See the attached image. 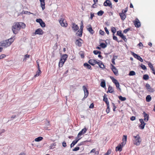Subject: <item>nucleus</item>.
Masks as SVG:
<instances>
[{
    "mask_svg": "<svg viewBox=\"0 0 155 155\" xmlns=\"http://www.w3.org/2000/svg\"><path fill=\"white\" fill-rule=\"evenodd\" d=\"M111 65L112 66V68H111L112 71H113V72L114 73V74L115 75H117L118 73V71L117 70V69L112 64H111Z\"/></svg>",
    "mask_w": 155,
    "mask_h": 155,
    "instance_id": "19",
    "label": "nucleus"
},
{
    "mask_svg": "<svg viewBox=\"0 0 155 155\" xmlns=\"http://www.w3.org/2000/svg\"><path fill=\"white\" fill-rule=\"evenodd\" d=\"M94 107V104L92 103L91 104L90 106H89V108H93Z\"/></svg>",
    "mask_w": 155,
    "mask_h": 155,
    "instance_id": "62",
    "label": "nucleus"
},
{
    "mask_svg": "<svg viewBox=\"0 0 155 155\" xmlns=\"http://www.w3.org/2000/svg\"><path fill=\"white\" fill-rule=\"evenodd\" d=\"M99 66V67L102 69H104V66L102 62L101 61H100L99 62V64H97Z\"/></svg>",
    "mask_w": 155,
    "mask_h": 155,
    "instance_id": "28",
    "label": "nucleus"
},
{
    "mask_svg": "<svg viewBox=\"0 0 155 155\" xmlns=\"http://www.w3.org/2000/svg\"><path fill=\"white\" fill-rule=\"evenodd\" d=\"M146 88L148 91L150 92H153L154 91L153 88H152L150 85L148 84H147L146 85Z\"/></svg>",
    "mask_w": 155,
    "mask_h": 155,
    "instance_id": "9",
    "label": "nucleus"
},
{
    "mask_svg": "<svg viewBox=\"0 0 155 155\" xmlns=\"http://www.w3.org/2000/svg\"><path fill=\"white\" fill-rule=\"evenodd\" d=\"M72 28L73 30L74 31H76L79 29V27L77 25H76L74 23H71Z\"/></svg>",
    "mask_w": 155,
    "mask_h": 155,
    "instance_id": "16",
    "label": "nucleus"
},
{
    "mask_svg": "<svg viewBox=\"0 0 155 155\" xmlns=\"http://www.w3.org/2000/svg\"><path fill=\"white\" fill-rule=\"evenodd\" d=\"M79 149L80 148L79 147H76L73 149V151H76L79 150Z\"/></svg>",
    "mask_w": 155,
    "mask_h": 155,
    "instance_id": "57",
    "label": "nucleus"
},
{
    "mask_svg": "<svg viewBox=\"0 0 155 155\" xmlns=\"http://www.w3.org/2000/svg\"><path fill=\"white\" fill-rule=\"evenodd\" d=\"M143 115L144 117L143 119L146 122H147L149 120V115L146 113L144 111L143 112Z\"/></svg>",
    "mask_w": 155,
    "mask_h": 155,
    "instance_id": "14",
    "label": "nucleus"
},
{
    "mask_svg": "<svg viewBox=\"0 0 155 155\" xmlns=\"http://www.w3.org/2000/svg\"><path fill=\"white\" fill-rule=\"evenodd\" d=\"M123 34L122 33V32L121 31H117V35L120 36V37Z\"/></svg>",
    "mask_w": 155,
    "mask_h": 155,
    "instance_id": "46",
    "label": "nucleus"
},
{
    "mask_svg": "<svg viewBox=\"0 0 155 155\" xmlns=\"http://www.w3.org/2000/svg\"><path fill=\"white\" fill-rule=\"evenodd\" d=\"M148 65L149 66L150 68L151 69L153 68V66L152 65V64L150 62H149L148 64Z\"/></svg>",
    "mask_w": 155,
    "mask_h": 155,
    "instance_id": "55",
    "label": "nucleus"
},
{
    "mask_svg": "<svg viewBox=\"0 0 155 155\" xmlns=\"http://www.w3.org/2000/svg\"><path fill=\"white\" fill-rule=\"evenodd\" d=\"M62 146L63 147H65L67 146V144L65 141H64L62 143Z\"/></svg>",
    "mask_w": 155,
    "mask_h": 155,
    "instance_id": "60",
    "label": "nucleus"
},
{
    "mask_svg": "<svg viewBox=\"0 0 155 155\" xmlns=\"http://www.w3.org/2000/svg\"><path fill=\"white\" fill-rule=\"evenodd\" d=\"M112 105H113V110L114 111H115L116 110V108H117V107L115 105V104H114V103H112Z\"/></svg>",
    "mask_w": 155,
    "mask_h": 155,
    "instance_id": "48",
    "label": "nucleus"
},
{
    "mask_svg": "<svg viewBox=\"0 0 155 155\" xmlns=\"http://www.w3.org/2000/svg\"><path fill=\"white\" fill-rule=\"evenodd\" d=\"M22 14H27L28 13L29 14H32L31 13V12L28 11H23L22 12Z\"/></svg>",
    "mask_w": 155,
    "mask_h": 155,
    "instance_id": "49",
    "label": "nucleus"
},
{
    "mask_svg": "<svg viewBox=\"0 0 155 155\" xmlns=\"http://www.w3.org/2000/svg\"><path fill=\"white\" fill-rule=\"evenodd\" d=\"M101 86L103 87H105L106 86L105 82L104 81H101Z\"/></svg>",
    "mask_w": 155,
    "mask_h": 155,
    "instance_id": "38",
    "label": "nucleus"
},
{
    "mask_svg": "<svg viewBox=\"0 0 155 155\" xmlns=\"http://www.w3.org/2000/svg\"><path fill=\"white\" fill-rule=\"evenodd\" d=\"M44 31L41 28H38L36 29L35 32V34L42 35L44 34Z\"/></svg>",
    "mask_w": 155,
    "mask_h": 155,
    "instance_id": "18",
    "label": "nucleus"
},
{
    "mask_svg": "<svg viewBox=\"0 0 155 155\" xmlns=\"http://www.w3.org/2000/svg\"><path fill=\"white\" fill-rule=\"evenodd\" d=\"M139 121L140 123L141 124L139 125V128L141 129H144L145 126L146 125V123H145L142 119H139Z\"/></svg>",
    "mask_w": 155,
    "mask_h": 155,
    "instance_id": "10",
    "label": "nucleus"
},
{
    "mask_svg": "<svg viewBox=\"0 0 155 155\" xmlns=\"http://www.w3.org/2000/svg\"><path fill=\"white\" fill-rule=\"evenodd\" d=\"M14 39L12 38L0 42V47L6 48L10 46L14 41Z\"/></svg>",
    "mask_w": 155,
    "mask_h": 155,
    "instance_id": "2",
    "label": "nucleus"
},
{
    "mask_svg": "<svg viewBox=\"0 0 155 155\" xmlns=\"http://www.w3.org/2000/svg\"><path fill=\"white\" fill-rule=\"evenodd\" d=\"M114 92V90L113 88H112V87L110 86L109 85L108 87V91L107 92V93H108V92H109L110 93H112Z\"/></svg>",
    "mask_w": 155,
    "mask_h": 155,
    "instance_id": "26",
    "label": "nucleus"
},
{
    "mask_svg": "<svg viewBox=\"0 0 155 155\" xmlns=\"http://www.w3.org/2000/svg\"><path fill=\"white\" fill-rule=\"evenodd\" d=\"M42 21V20L41 19H38L36 20V21L37 22L39 23L40 24Z\"/></svg>",
    "mask_w": 155,
    "mask_h": 155,
    "instance_id": "53",
    "label": "nucleus"
},
{
    "mask_svg": "<svg viewBox=\"0 0 155 155\" xmlns=\"http://www.w3.org/2000/svg\"><path fill=\"white\" fill-rule=\"evenodd\" d=\"M104 30H105V31L106 32L107 34L109 35V32L107 28L106 27H105Z\"/></svg>",
    "mask_w": 155,
    "mask_h": 155,
    "instance_id": "59",
    "label": "nucleus"
},
{
    "mask_svg": "<svg viewBox=\"0 0 155 155\" xmlns=\"http://www.w3.org/2000/svg\"><path fill=\"white\" fill-rule=\"evenodd\" d=\"M115 84L116 85V87L117 88H118L119 87L120 85H119V82Z\"/></svg>",
    "mask_w": 155,
    "mask_h": 155,
    "instance_id": "64",
    "label": "nucleus"
},
{
    "mask_svg": "<svg viewBox=\"0 0 155 155\" xmlns=\"http://www.w3.org/2000/svg\"><path fill=\"white\" fill-rule=\"evenodd\" d=\"M87 130V129L86 128L83 129L78 134L77 138L79 137L82 135L85 134Z\"/></svg>",
    "mask_w": 155,
    "mask_h": 155,
    "instance_id": "15",
    "label": "nucleus"
},
{
    "mask_svg": "<svg viewBox=\"0 0 155 155\" xmlns=\"http://www.w3.org/2000/svg\"><path fill=\"white\" fill-rule=\"evenodd\" d=\"M123 142L121 143L122 145H124L126 143L127 141V136L124 135L123 136L122 138Z\"/></svg>",
    "mask_w": 155,
    "mask_h": 155,
    "instance_id": "22",
    "label": "nucleus"
},
{
    "mask_svg": "<svg viewBox=\"0 0 155 155\" xmlns=\"http://www.w3.org/2000/svg\"><path fill=\"white\" fill-rule=\"evenodd\" d=\"M143 79L147 80H148L149 78V77L147 74H145L143 76Z\"/></svg>",
    "mask_w": 155,
    "mask_h": 155,
    "instance_id": "42",
    "label": "nucleus"
},
{
    "mask_svg": "<svg viewBox=\"0 0 155 155\" xmlns=\"http://www.w3.org/2000/svg\"><path fill=\"white\" fill-rule=\"evenodd\" d=\"M84 66L87 69H90L91 70V66L87 63H85L84 64Z\"/></svg>",
    "mask_w": 155,
    "mask_h": 155,
    "instance_id": "25",
    "label": "nucleus"
},
{
    "mask_svg": "<svg viewBox=\"0 0 155 155\" xmlns=\"http://www.w3.org/2000/svg\"><path fill=\"white\" fill-rule=\"evenodd\" d=\"M59 22L62 26L66 27L68 25L66 21L63 18H61L59 21Z\"/></svg>",
    "mask_w": 155,
    "mask_h": 155,
    "instance_id": "6",
    "label": "nucleus"
},
{
    "mask_svg": "<svg viewBox=\"0 0 155 155\" xmlns=\"http://www.w3.org/2000/svg\"><path fill=\"white\" fill-rule=\"evenodd\" d=\"M130 30V28H128L127 29H125L123 32L124 33H126L129 30Z\"/></svg>",
    "mask_w": 155,
    "mask_h": 155,
    "instance_id": "56",
    "label": "nucleus"
},
{
    "mask_svg": "<svg viewBox=\"0 0 155 155\" xmlns=\"http://www.w3.org/2000/svg\"><path fill=\"white\" fill-rule=\"evenodd\" d=\"M90 27L87 28V30L92 34L94 33V31L92 29V27L90 25Z\"/></svg>",
    "mask_w": 155,
    "mask_h": 155,
    "instance_id": "27",
    "label": "nucleus"
},
{
    "mask_svg": "<svg viewBox=\"0 0 155 155\" xmlns=\"http://www.w3.org/2000/svg\"><path fill=\"white\" fill-rule=\"evenodd\" d=\"M5 57V55L4 54H2L0 56V59L4 58Z\"/></svg>",
    "mask_w": 155,
    "mask_h": 155,
    "instance_id": "58",
    "label": "nucleus"
},
{
    "mask_svg": "<svg viewBox=\"0 0 155 155\" xmlns=\"http://www.w3.org/2000/svg\"><path fill=\"white\" fill-rule=\"evenodd\" d=\"M82 87L84 92V96L83 98L82 99V100H84L88 96L89 94V92L87 89L86 88V87H85V86H83Z\"/></svg>",
    "mask_w": 155,
    "mask_h": 155,
    "instance_id": "7",
    "label": "nucleus"
},
{
    "mask_svg": "<svg viewBox=\"0 0 155 155\" xmlns=\"http://www.w3.org/2000/svg\"><path fill=\"white\" fill-rule=\"evenodd\" d=\"M83 31H81V30H79L76 33V35L78 36H79L80 37H81Z\"/></svg>",
    "mask_w": 155,
    "mask_h": 155,
    "instance_id": "30",
    "label": "nucleus"
},
{
    "mask_svg": "<svg viewBox=\"0 0 155 155\" xmlns=\"http://www.w3.org/2000/svg\"><path fill=\"white\" fill-rule=\"evenodd\" d=\"M151 99V97L150 95H148L146 97V101L147 102H149Z\"/></svg>",
    "mask_w": 155,
    "mask_h": 155,
    "instance_id": "31",
    "label": "nucleus"
},
{
    "mask_svg": "<svg viewBox=\"0 0 155 155\" xmlns=\"http://www.w3.org/2000/svg\"><path fill=\"white\" fill-rule=\"evenodd\" d=\"M136 74L135 72L134 71H130L129 73V75L130 76H134Z\"/></svg>",
    "mask_w": 155,
    "mask_h": 155,
    "instance_id": "39",
    "label": "nucleus"
},
{
    "mask_svg": "<svg viewBox=\"0 0 155 155\" xmlns=\"http://www.w3.org/2000/svg\"><path fill=\"white\" fill-rule=\"evenodd\" d=\"M43 139V137H39L35 140V141L36 142H38L41 140Z\"/></svg>",
    "mask_w": 155,
    "mask_h": 155,
    "instance_id": "32",
    "label": "nucleus"
},
{
    "mask_svg": "<svg viewBox=\"0 0 155 155\" xmlns=\"http://www.w3.org/2000/svg\"><path fill=\"white\" fill-rule=\"evenodd\" d=\"M81 139V138H76V139L75 140L73 141L72 143L71 144V147H73L77 142H78Z\"/></svg>",
    "mask_w": 155,
    "mask_h": 155,
    "instance_id": "23",
    "label": "nucleus"
},
{
    "mask_svg": "<svg viewBox=\"0 0 155 155\" xmlns=\"http://www.w3.org/2000/svg\"><path fill=\"white\" fill-rule=\"evenodd\" d=\"M83 28H84L83 24V23L81 22V25L80 26V30H81V32L82 31H83Z\"/></svg>",
    "mask_w": 155,
    "mask_h": 155,
    "instance_id": "51",
    "label": "nucleus"
},
{
    "mask_svg": "<svg viewBox=\"0 0 155 155\" xmlns=\"http://www.w3.org/2000/svg\"><path fill=\"white\" fill-rule=\"evenodd\" d=\"M119 99L121 101H125L126 100V98L125 97H123L121 96H120L118 97Z\"/></svg>",
    "mask_w": 155,
    "mask_h": 155,
    "instance_id": "35",
    "label": "nucleus"
},
{
    "mask_svg": "<svg viewBox=\"0 0 155 155\" xmlns=\"http://www.w3.org/2000/svg\"><path fill=\"white\" fill-rule=\"evenodd\" d=\"M111 30L112 32L113 33V34H114V33H115L116 32V29L114 27H111Z\"/></svg>",
    "mask_w": 155,
    "mask_h": 155,
    "instance_id": "34",
    "label": "nucleus"
},
{
    "mask_svg": "<svg viewBox=\"0 0 155 155\" xmlns=\"http://www.w3.org/2000/svg\"><path fill=\"white\" fill-rule=\"evenodd\" d=\"M110 78L112 80L114 84H116V83H117L118 82V81H117V80L116 79H115L113 77H110Z\"/></svg>",
    "mask_w": 155,
    "mask_h": 155,
    "instance_id": "36",
    "label": "nucleus"
},
{
    "mask_svg": "<svg viewBox=\"0 0 155 155\" xmlns=\"http://www.w3.org/2000/svg\"><path fill=\"white\" fill-rule=\"evenodd\" d=\"M83 40L81 38L76 40L75 41L76 44L79 47H81L82 45V42Z\"/></svg>",
    "mask_w": 155,
    "mask_h": 155,
    "instance_id": "17",
    "label": "nucleus"
},
{
    "mask_svg": "<svg viewBox=\"0 0 155 155\" xmlns=\"http://www.w3.org/2000/svg\"><path fill=\"white\" fill-rule=\"evenodd\" d=\"M100 34L101 35H104L105 33L104 31L101 30H100L99 31Z\"/></svg>",
    "mask_w": 155,
    "mask_h": 155,
    "instance_id": "54",
    "label": "nucleus"
},
{
    "mask_svg": "<svg viewBox=\"0 0 155 155\" xmlns=\"http://www.w3.org/2000/svg\"><path fill=\"white\" fill-rule=\"evenodd\" d=\"M25 27V24L23 22H15L13 26L12 27V30L14 33L16 34L21 28H24Z\"/></svg>",
    "mask_w": 155,
    "mask_h": 155,
    "instance_id": "1",
    "label": "nucleus"
},
{
    "mask_svg": "<svg viewBox=\"0 0 155 155\" xmlns=\"http://www.w3.org/2000/svg\"><path fill=\"white\" fill-rule=\"evenodd\" d=\"M104 13V12L103 11L100 10L97 12V14L98 15L101 16L103 15Z\"/></svg>",
    "mask_w": 155,
    "mask_h": 155,
    "instance_id": "43",
    "label": "nucleus"
},
{
    "mask_svg": "<svg viewBox=\"0 0 155 155\" xmlns=\"http://www.w3.org/2000/svg\"><path fill=\"white\" fill-rule=\"evenodd\" d=\"M68 55L66 54H65L62 55L59 62L58 66L59 67H62L64 62L67 60Z\"/></svg>",
    "mask_w": 155,
    "mask_h": 155,
    "instance_id": "3",
    "label": "nucleus"
},
{
    "mask_svg": "<svg viewBox=\"0 0 155 155\" xmlns=\"http://www.w3.org/2000/svg\"><path fill=\"white\" fill-rule=\"evenodd\" d=\"M130 119L131 120L133 121L135 119V117L133 116L130 117Z\"/></svg>",
    "mask_w": 155,
    "mask_h": 155,
    "instance_id": "63",
    "label": "nucleus"
},
{
    "mask_svg": "<svg viewBox=\"0 0 155 155\" xmlns=\"http://www.w3.org/2000/svg\"><path fill=\"white\" fill-rule=\"evenodd\" d=\"M132 55L135 58H137L140 62H143V60L140 56L138 55L134 52H133L132 53Z\"/></svg>",
    "mask_w": 155,
    "mask_h": 155,
    "instance_id": "12",
    "label": "nucleus"
},
{
    "mask_svg": "<svg viewBox=\"0 0 155 155\" xmlns=\"http://www.w3.org/2000/svg\"><path fill=\"white\" fill-rule=\"evenodd\" d=\"M141 67L143 70H145L146 69V68L145 66L143 64H141Z\"/></svg>",
    "mask_w": 155,
    "mask_h": 155,
    "instance_id": "52",
    "label": "nucleus"
},
{
    "mask_svg": "<svg viewBox=\"0 0 155 155\" xmlns=\"http://www.w3.org/2000/svg\"><path fill=\"white\" fill-rule=\"evenodd\" d=\"M40 60L39 59L37 60L36 61V63L37 65V68L38 69H40V67L39 66V62Z\"/></svg>",
    "mask_w": 155,
    "mask_h": 155,
    "instance_id": "41",
    "label": "nucleus"
},
{
    "mask_svg": "<svg viewBox=\"0 0 155 155\" xmlns=\"http://www.w3.org/2000/svg\"><path fill=\"white\" fill-rule=\"evenodd\" d=\"M41 72L40 69H38V71L36 72V74L34 75V77L35 78L41 74Z\"/></svg>",
    "mask_w": 155,
    "mask_h": 155,
    "instance_id": "29",
    "label": "nucleus"
},
{
    "mask_svg": "<svg viewBox=\"0 0 155 155\" xmlns=\"http://www.w3.org/2000/svg\"><path fill=\"white\" fill-rule=\"evenodd\" d=\"M41 26L42 27H44L45 26V22H44L43 21L41 22L40 24Z\"/></svg>",
    "mask_w": 155,
    "mask_h": 155,
    "instance_id": "47",
    "label": "nucleus"
},
{
    "mask_svg": "<svg viewBox=\"0 0 155 155\" xmlns=\"http://www.w3.org/2000/svg\"><path fill=\"white\" fill-rule=\"evenodd\" d=\"M135 26L137 28H139L141 26L140 22L137 18H136L135 20L134 21Z\"/></svg>",
    "mask_w": 155,
    "mask_h": 155,
    "instance_id": "8",
    "label": "nucleus"
},
{
    "mask_svg": "<svg viewBox=\"0 0 155 155\" xmlns=\"http://www.w3.org/2000/svg\"><path fill=\"white\" fill-rule=\"evenodd\" d=\"M104 5L105 6H108L110 8L112 7V4L109 0H106L104 2Z\"/></svg>",
    "mask_w": 155,
    "mask_h": 155,
    "instance_id": "13",
    "label": "nucleus"
},
{
    "mask_svg": "<svg viewBox=\"0 0 155 155\" xmlns=\"http://www.w3.org/2000/svg\"><path fill=\"white\" fill-rule=\"evenodd\" d=\"M114 34H113V40H115L119 42V41L118 40L117 37L116 36H114ZM120 41L122 42V41L121 40V41Z\"/></svg>",
    "mask_w": 155,
    "mask_h": 155,
    "instance_id": "37",
    "label": "nucleus"
},
{
    "mask_svg": "<svg viewBox=\"0 0 155 155\" xmlns=\"http://www.w3.org/2000/svg\"><path fill=\"white\" fill-rule=\"evenodd\" d=\"M120 37L124 40V41L126 42L127 41V39H126L125 36H124V35L123 34Z\"/></svg>",
    "mask_w": 155,
    "mask_h": 155,
    "instance_id": "44",
    "label": "nucleus"
},
{
    "mask_svg": "<svg viewBox=\"0 0 155 155\" xmlns=\"http://www.w3.org/2000/svg\"><path fill=\"white\" fill-rule=\"evenodd\" d=\"M124 145H122L121 143L120 144L118 145L116 148V151H121L122 150V148L123 147V146Z\"/></svg>",
    "mask_w": 155,
    "mask_h": 155,
    "instance_id": "20",
    "label": "nucleus"
},
{
    "mask_svg": "<svg viewBox=\"0 0 155 155\" xmlns=\"http://www.w3.org/2000/svg\"><path fill=\"white\" fill-rule=\"evenodd\" d=\"M111 153V150L110 149L108 150L107 152L105 154V155H108Z\"/></svg>",
    "mask_w": 155,
    "mask_h": 155,
    "instance_id": "50",
    "label": "nucleus"
},
{
    "mask_svg": "<svg viewBox=\"0 0 155 155\" xmlns=\"http://www.w3.org/2000/svg\"><path fill=\"white\" fill-rule=\"evenodd\" d=\"M94 16V13H91V16L90 18L91 19H92L93 18Z\"/></svg>",
    "mask_w": 155,
    "mask_h": 155,
    "instance_id": "61",
    "label": "nucleus"
},
{
    "mask_svg": "<svg viewBox=\"0 0 155 155\" xmlns=\"http://www.w3.org/2000/svg\"><path fill=\"white\" fill-rule=\"evenodd\" d=\"M41 3V6L42 9L44 10L45 9V0H39Z\"/></svg>",
    "mask_w": 155,
    "mask_h": 155,
    "instance_id": "24",
    "label": "nucleus"
},
{
    "mask_svg": "<svg viewBox=\"0 0 155 155\" xmlns=\"http://www.w3.org/2000/svg\"><path fill=\"white\" fill-rule=\"evenodd\" d=\"M100 46L103 48H105L107 46V44L104 43H101L100 44Z\"/></svg>",
    "mask_w": 155,
    "mask_h": 155,
    "instance_id": "33",
    "label": "nucleus"
},
{
    "mask_svg": "<svg viewBox=\"0 0 155 155\" xmlns=\"http://www.w3.org/2000/svg\"><path fill=\"white\" fill-rule=\"evenodd\" d=\"M127 11V9L126 8L125 9H123L122 10L121 12L119 13V15L120 16L121 19L124 21L126 17V15L125 14Z\"/></svg>",
    "mask_w": 155,
    "mask_h": 155,
    "instance_id": "5",
    "label": "nucleus"
},
{
    "mask_svg": "<svg viewBox=\"0 0 155 155\" xmlns=\"http://www.w3.org/2000/svg\"><path fill=\"white\" fill-rule=\"evenodd\" d=\"M107 95L105 94L103 96V101L105 102L107 105H109V102L108 101V99L107 97Z\"/></svg>",
    "mask_w": 155,
    "mask_h": 155,
    "instance_id": "21",
    "label": "nucleus"
},
{
    "mask_svg": "<svg viewBox=\"0 0 155 155\" xmlns=\"http://www.w3.org/2000/svg\"><path fill=\"white\" fill-rule=\"evenodd\" d=\"M134 137L135 139L134 144L137 146L139 145L141 141V139L139 135L137 134L136 136H134Z\"/></svg>",
    "mask_w": 155,
    "mask_h": 155,
    "instance_id": "4",
    "label": "nucleus"
},
{
    "mask_svg": "<svg viewBox=\"0 0 155 155\" xmlns=\"http://www.w3.org/2000/svg\"><path fill=\"white\" fill-rule=\"evenodd\" d=\"M93 53L95 55H97L98 54H101V52L97 50H94L93 51Z\"/></svg>",
    "mask_w": 155,
    "mask_h": 155,
    "instance_id": "45",
    "label": "nucleus"
},
{
    "mask_svg": "<svg viewBox=\"0 0 155 155\" xmlns=\"http://www.w3.org/2000/svg\"><path fill=\"white\" fill-rule=\"evenodd\" d=\"M107 108L106 110V112L107 114L109 113L110 111V108L109 105H107Z\"/></svg>",
    "mask_w": 155,
    "mask_h": 155,
    "instance_id": "40",
    "label": "nucleus"
},
{
    "mask_svg": "<svg viewBox=\"0 0 155 155\" xmlns=\"http://www.w3.org/2000/svg\"><path fill=\"white\" fill-rule=\"evenodd\" d=\"M88 62L92 66L95 65L96 64H99V62L97 61L96 60L94 59H90L89 60Z\"/></svg>",
    "mask_w": 155,
    "mask_h": 155,
    "instance_id": "11",
    "label": "nucleus"
}]
</instances>
